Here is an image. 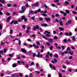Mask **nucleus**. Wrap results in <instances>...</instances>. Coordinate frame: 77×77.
<instances>
[{"instance_id":"obj_1","label":"nucleus","mask_w":77,"mask_h":77,"mask_svg":"<svg viewBox=\"0 0 77 77\" xmlns=\"http://www.w3.org/2000/svg\"><path fill=\"white\" fill-rule=\"evenodd\" d=\"M42 37H43V38H44V39H45L46 40H48V42H49V41H50V42L51 43H52L53 42V39L51 38L48 39L47 38H46V37L44 35H42Z\"/></svg>"},{"instance_id":"obj_2","label":"nucleus","mask_w":77,"mask_h":77,"mask_svg":"<svg viewBox=\"0 0 77 77\" xmlns=\"http://www.w3.org/2000/svg\"><path fill=\"white\" fill-rule=\"evenodd\" d=\"M22 10L20 11V13L21 14V13H24V11H26V8H25V7H22Z\"/></svg>"},{"instance_id":"obj_3","label":"nucleus","mask_w":77,"mask_h":77,"mask_svg":"<svg viewBox=\"0 0 77 77\" xmlns=\"http://www.w3.org/2000/svg\"><path fill=\"white\" fill-rule=\"evenodd\" d=\"M49 66L51 68H53V69H54V70H55L56 67H55V66H52V65H51V64H49Z\"/></svg>"},{"instance_id":"obj_4","label":"nucleus","mask_w":77,"mask_h":77,"mask_svg":"<svg viewBox=\"0 0 77 77\" xmlns=\"http://www.w3.org/2000/svg\"><path fill=\"white\" fill-rule=\"evenodd\" d=\"M21 50L23 53H25V54L26 53V50L25 49L22 48L21 49Z\"/></svg>"},{"instance_id":"obj_5","label":"nucleus","mask_w":77,"mask_h":77,"mask_svg":"<svg viewBox=\"0 0 77 77\" xmlns=\"http://www.w3.org/2000/svg\"><path fill=\"white\" fill-rule=\"evenodd\" d=\"M54 60H52L51 61V62L52 63H54V62H55V63H57V59H56L54 58Z\"/></svg>"},{"instance_id":"obj_6","label":"nucleus","mask_w":77,"mask_h":77,"mask_svg":"<svg viewBox=\"0 0 77 77\" xmlns=\"http://www.w3.org/2000/svg\"><path fill=\"white\" fill-rule=\"evenodd\" d=\"M60 13H61V14H63L64 16H65L66 15H67V13H64L63 11H60Z\"/></svg>"},{"instance_id":"obj_7","label":"nucleus","mask_w":77,"mask_h":77,"mask_svg":"<svg viewBox=\"0 0 77 77\" xmlns=\"http://www.w3.org/2000/svg\"><path fill=\"white\" fill-rule=\"evenodd\" d=\"M41 26L42 27H47V24L46 23H43L41 24Z\"/></svg>"},{"instance_id":"obj_8","label":"nucleus","mask_w":77,"mask_h":77,"mask_svg":"<svg viewBox=\"0 0 77 77\" xmlns=\"http://www.w3.org/2000/svg\"><path fill=\"white\" fill-rule=\"evenodd\" d=\"M38 5H39V3L37 2L35 3L33 5H32V7H34L35 6H37Z\"/></svg>"},{"instance_id":"obj_9","label":"nucleus","mask_w":77,"mask_h":77,"mask_svg":"<svg viewBox=\"0 0 77 77\" xmlns=\"http://www.w3.org/2000/svg\"><path fill=\"white\" fill-rule=\"evenodd\" d=\"M11 17H8L7 18V20H6L7 22H8V23L9 22V20H11Z\"/></svg>"},{"instance_id":"obj_10","label":"nucleus","mask_w":77,"mask_h":77,"mask_svg":"<svg viewBox=\"0 0 77 77\" xmlns=\"http://www.w3.org/2000/svg\"><path fill=\"white\" fill-rule=\"evenodd\" d=\"M13 21L14 24H18V21L17 20H13Z\"/></svg>"},{"instance_id":"obj_11","label":"nucleus","mask_w":77,"mask_h":77,"mask_svg":"<svg viewBox=\"0 0 77 77\" xmlns=\"http://www.w3.org/2000/svg\"><path fill=\"white\" fill-rule=\"evenodd\" d=\"M59 30H61V31H63L64 30V28H63L62 27H59Z\"/></svg>"},{"instance_id":"obj_12","label":"nucleus","mask_w":77,"mask_h":77,"mask_svg":"<svg viewBox=\"0 0 77 77\" xmlns=\"http://www.w3.org/2000/svg\"><path fill=\"white\" fill-rule=\"evenodd\" d=\"M45 20L46 21H50V18L46 17L45 18Z\"/></svg>"},{"instance_id":"obj_13","label":"nucleus","mask_w":77,"mask_h":77,"mask_svg":"<svg viewBox=\"0 0 77 77\" xmlns=\"http://www.w3.org/2000/svg\"><path fill=\"white\" fill-rule=\"evenodd\" d=\"M17 66V65L15 63H14L12 65V66L13 68H15Z\"/></svg>"},{"instance_id":"obj_14","label":"nucleus","mask_w":77,"mask_h":77,"mask_svg":"<svg viewBox=\"0 0 77 77\" xmlns=\"http://www.w3.org/2000/svg\"><path fill=\"white\" fill-rule=\"evenodd\" d=\"M39 56H40V52H38V54L36 55V57L39 58Z\"/></svg>"},{"instance_id":"obj_15","label":"nucleus","mask_w":77,"mask_h":77,"mask_svg":"<svg viewBox=\"0 0 77 77\" xmlns=\"http://www.w3.org/2000/svg\"><path fill=\"white\" fill-rule=\"evenodd\" d=\"M46 33H48V34H50L51 33V32H48V31H46L45 32H44V34H45Z\"/></svg>"},{"instance_id":"obj_16","label":"nucleus","mask_w":77,"mask_h":77,"mask_svg":"<svg viewBox=\"0 0 77 77\" xmlns=\"http://www.w3.org/2000/svg\"><path fill=\"white\" fill-rule=\"evenodd\" d=\"M54 56L55 57H56V58H58L59 56L58 55V54H56L54 55Z\"/></svg>"},{"instance_id":"obj_17","label":"nucleus","mask_w":77,"mask_h":77,"mask_svg":"<svg viewBox=\"0 0 77 77\" xmlns=\"http://www.w3.org/2000/svg\"><path fill=\"white\" fill-rule=\"evenodd\" d=\"M10 33L11 35H12L13 33V30L11 29L10 32Z\"/></svg>"},{"instance_id":"obj_18","label":"nucleus","mask_w":77,"mask_h":77,"mask_svg":"<svg viewBox=\"0 0 77 77\" xmlns=\"http://www.w3.org/2000/svg\"><path fill=\"white\" fill-rule=\"evenodd\" d=\"M69 5V2L68 1H66L65 3V5Z\"/></svg>"},{"instance_id":"obj_19","label":"nucleus","mask_w":77,"mask_h":77,"mask_svg":"<svg viewBox=\"0 0 77 77\" xmlns=\"http://www.w3.org/2000/svg\"><path fill=\"white\" fill-rule=\"evenodd\" d=\"M46 36L49 38L51 36V35L49 34H47L46 35Z\"/></svg>"},{"instance_id":"obj_20","label":"nucleus","mask_w":77,"mask_h":77,"mask_svg":"<svg viewBox=\"0 0 77 77\" xmlns=\"http://www.w3.org/2000/svg\"><path fill=\"white\" fill-rule=\"evenodd\" d=\"M65 36H69V33L68 32H66L65 33Z\"/></svg>"},{"instance_id":"obj_21","label":"nucleus","mask_w":77,"mask_h":77,"mask_svg":"<svg viewBox=\"0 0 77 77\" xmlns=\"http://www.w3.org/2000/svg\"><path fill=\"white\" fill-rule=\"evenodd\" d=\"M58 75H59V77H62V74L61 73H58Z\"/></svg>"},{"instance_id":"obj_22","label":"nucleus","mask_w":77,"mask_h":77,"mask_svg":"<svg viewBox=\"0 0 77 77\" xmlns=\"http://www.w3.org/2000/svg\"><path fill=\"white\" fill-rule=\"evenodd\" d=\"M22 19H20V18H19L18 19V21L19 22H21L22 21Z\"/></svg>"},{"instance_id":"obj_23","label":"nucleus","mask_w":77,"mask_h":77,"mask_svg":"<svg viewBox=\"0 0 77 77\" xmlns=\"http://www.w3.org/2000/svg\"><path fill=\"white\" fill-rule=\"evenodd\" d=\"M26 17L25 16H23L21 17V18L23 19V20H24L25 19Z\"/></svg>"},{"instance_id":"obj_24","label":"nucleus","mask_w":77,"mask_h":77,"mask_svg":"<svg viewBox=\"0 0 77 77\" xmlns=\"http://www.w3.org/2000/svg\"><path fill=\"white\" fill-rule=\"evenodd\" d=\"M61 48H62V50H64L65 49V46H61Z\"/></svg>"},{"instance_id":"obj_25","label":"nucleus","mask_w":77,"mask_h":77,"mask_svg":"<svg viewBox=\"0 0 77 77\" xmlns=\"http://www.w3.org/2000/svg\"><path fill=\"white\" fill-rule=\"evenodd\" d=\"M57 38H58V37H57V36H54V39H57Z\"/></svg>"},{"instance_id":"obj_26","label":"nucleus","mask_w":77,"mask_h":77,"mask_svg":"<svg viewBox=\"0 0 77 77\" xmlns=\"http://www.w3.org/2000/svg\"><path fill=\"white\" fill-rule=\"evenodd\" d=\"M21 40H19V45H21Z\"/></svg>"},{"instance_id":"obj_27","label":"nucleus","mask_w":77,"mask_h":77,"mask_svg":"<svg viewBox=\"0 0 77 77\" xmlns=\"http://www.w3.org/2000/svg\"><path fill=\"white\" fill-rule=\"evenodd\" d=\"M46 44L48 46H50V44L48 42L46 43Z\"/></svg>"},{"instance_id":"obj_28","label":"nucleus","mask_w":77,"mask_h":77,"mask_svg":"<svg viewBox=\"0 0 77 77\" xmlns=\"http://www.w3.org/2000/svg\"><path fill=\"white\" fill-rule=\"evenodd\" d=\"M3 29V26H2V25L1 24H0V29L2 30Z\"/></svg>"},{"instance_id":"obj_29","label":"nucleus","mask_w":77,"mask_h":77,"mask_svg":"<svg viewBox=\"0 0 77 77\" xmlns=\"http://www.w3.org/2000/svg\"><path fill=\"white\" fill-rule=\"evenodd\" d=\"M54 2V3H57V2H59V0H55Z\"/></svg>"},{"instance_id":"obj_30","label":"nucleus","mask_w":77,"mask_h":77,"mask_svg":"<svg viewBox=\"0 0 77 77\" xmlns=\"http://www.w3.org/2000/svg\"><path fill=\"white\" fill-rule=\"evenodd\" d=\"M23 45H25V46H27V45L26 42H24L23 43Z\"/></svg>"},{"instance_id":"obj_31","label":"nucleus","mask_w":77,"mask_h":77,"mask_svg":"<svg viewBox=\"0 0 77 77\" xmlns=\"http://www.w3.org/2000/svg\"><path fill=\"white\" fill-rule=\"evenodd\" d=\"M37 12H41V9L39 8L37 10Z\"/></svg>"},{"instance_id":"obj_32","label":"nucleus","mask_w":77,"mask_h":77,"mask_svg":"<svg viewBox=\"0 0 77 77\" xmlns=\"http://www.w3.org/2000/svg\"><path fill=\"white\" fill-rule=\"evenodd\" d=\"M59 14H55V16L56 17H59Z\"/></svg>"},{"instance_id":"obj_33","label":"nucleus","mask_w":77,"mask_h":77,"mask_svg":"<svg viewBox=\"0 0 77 77\" xmlns=\"http://www.w3.org/2000/svg\"><path fill=\"white\" fill-rule=\"evenodd\" d=\"M35 72H36V73H37V74H40V72H39L38 71H35Z\"/></svg>"},{"instance_id":"obj_34","label":"nucleus","mask_w":77,"mask_h":77,"mask_svg":"<svg viewBox=\"0 0 77 77\" xmlns=\"http://www.w3.org/2000/svg\"><path fill=\"white\" fill-rule=\"evenodd\" d=\"M34 65V62H32L30 65V66H32V65Z\"/></svg>"},{"instance_id":"obj_35","label":"nucleus","mask_w":77,"mask_h":77,"mask_svg":"<svg viewBox=\"0 0 77 77\" xmlns=\"http://www.w3.org/2000/svg\"><path fill=\"white\" fill-rule=\"evenodd\" d=\"M31 29V27H30V26H29L27 28V29L28 30H30V29Z\"/></svg>"},{"instance_id":"obj_36","label":"nucleus","mask_w":77,"mask_h":77,"mask_svg":"<svg viewBox=\"0 0 77 77\" xmlns=\"http://www.w3.org/2000/svg\"><path fill=\"white\" fill-rule=\"evenodd\" d=\"M66 13H69V12H70L69 11V10H66Z\"/></svg>"},{"instance_id":"obj_37","label":"nucleus","mask_w":77,"mask_h":77,"mask_svg":"<svg viewBox=\"0 0 77 77\" xmlns=\"http://www.w3.org/2000/svg\"><path fill=\"white\" fill-rule=\"evenodd\" d=\"M44 8H46V9H47V8H48V6H47V5H44Z\"/></svg>"},{"instance_id":"obj_38","label":"nucleus","mask_w":77,"mask_h":77,"mask_svg":"<svg viewBox=\"0 0 77 77\" xmlns=\"http://www.w3.org/2000/svg\"><path fill=\"white\" fill-rule=\"evenodd\" d=\"M69 53H70V54L71 55H72V54H73V52H72H72H71V51H70L69 52Z\"/></svg>"},{"instance_id":"obj_39","label":"nucleus","mask_w":77,"mask_h":77,"mask_svg":"<svg viewBox=\"0 0 77 77\" xmlns=\"http://www.w3.org/2000/svg\"><path fill=\"white\" fill-rule=\"evenodd\" d=\"M61 54L62 56H64L65 53L63 52H61Z\"/></svg>"},{"instance_id":"obj_40","label":"nucleus","mask_w":77,"mask_h":77,"mask_svg":"<svg viewBox=\"0 0 77 77\" xmlns=\"http://www.w3.org/2000/svg\"><path fill=\"white\" fill-rule=\"evenodd\" d=\"M72 21V20H69L68 21V23H69V24H70V23H71Z\"/></svg>"},{"instance_id":"obj_41","label":"nucleus","mask_w":77,"mask_h":77,"mask_svg":"<svg viewBox=\"0 0 77 77\" xmlns=\"http://www.w3.org/2000/svg\"><path fill=\"white\" fill-rule=\"evenodd\" d=\"M37 29H39V26L38 25L36 26V27Z\"/></svg>"},{"instance_id":"obj_42","label":"nucleus","mask_w":77,"mask_h":77,"mask_svg":"<svg viewBox=\"0 0 77 77\" xmlns=\"http://www.w3.org/2000/svg\"><path fill=\"white\" fill-rule=\"evenodd\" d=\"M53 46H51L50 48V50H53Z\"/></svg>"},{"instance_id":"obj_43","label":"nucleus","mask_w":77,"mask_h":77,"mask_svg":"<svg viewBox=\"0 0 77 77\" xmlns=\"http://www.w3.org/2000/svg\"><path fill=\"white\" fill-rule=\"evenodd\" d=\"M19 76L20 77H21L22 76H23V74L21 73H20L19 74Z\"/></svg>"},{"instance_id":"obj_44","label":"nucleus","mask_w":77,"mask_h":77,"mask_svg":"<svg viewBox=\"0 0 77 77\" xmlns=\"http://www.w3.org/2000/svg\"><path fill=\"white\" fill-rule=\"evenodd\" d=\"M0 53L1 54H3V51H0Z\"/></svg>"},{"instance_id":"obj_45","label":"nucleus","mask_w":77,"mask_h":77,"mask_svg":"<svg viewBox=\"0 0 77 77\" xmlns=\"http://www.w3.org/2000/svg\"><path fill=\"white\" fill-rule=\"evenodd\" d=\"M62 21H60V26H63V23H62Z\"/></svg>"},{"instance_id":"obj_46","label":"nucleus","mask_w":77,"mask_h":77,"mask_svg":"<svg viewBox=\"0 0 77 77\" xmlns=\"http://www.w3.org/2000/svg\"><path fill=\"white\" fill-rule=\"evenodd\" d=\"M75 39V37L74 36H73L72 37V40L73 41H74Z\"/></svg>"},{"instance_id":"obj_47","label":"nucleus","mask_w":77,"mask_h":77,"mask_svg":"<svg viewBox=\"0 0 77 77\" xmlns=\"http://www.w3.org/2000/svg\"><path fill=\"white\" fill-rule=\"evenodd\" d=\"M72 59V56H70L69 57V59L71 60V59Z\"/></svg>"},{"instance_id":"obj_48","label":"nucleus","mask_w":77,"mask_h":77,"mask_svg":"<svg viewBox=\"0 0 77 77\" xmlns=\"http://www.w3.org/2000/svg\"><path fill=\"white\" fill-rule=\"evenodd\" d=\"M35 16H33L32 17V19L33 20H35Z\"/></svg>"},{"instance_id":"obj_49","label":"nucleus","mask_w":77,"mask_h":77,"mask_svg":"<svg viewBox=\"0 0 77 77\" xmlns=\"http://www.w3.org/2000/svg\"><path fill=\"white\" fill-rule=\"evenodd\" d=\"M17 14V13L15 12H14L13 13L12 15H16Z\"/></svg>"},{"instance_id":"obj_50","label":"nucleus","mask_w":77,"mask_h":77,"mask_svg":"<svg viewBox=\"0 0 77 77\" xmlns=\"http://www.w3.org/2000/svg\"><path fill=\"white\" fill-rule=\"evenodd\" d=\"M53 33L54 34H56V32L55 30H53Z\"/></svg>"},{"instance_id":"obj_51","label":"nucleus","mask_w":77,"mask_h":77,"mask_svg":"<svg viewBox=\"0 0 77 77\" xmlns=\"http://www.w3.org/2000/svg\"><path fill=\"white\" fill-rule=\"evenodd\" d=\"M33 57H35L36 56V54L34 53L32 55Z\"/></svg>"},{"instance_id":"obj_52","label":"nucleus","mask_w":77,"mask_h":77,"mask_svg":"<svg viewBox=\"0 0 77 77\" xmlns=\"http://www.w3.org/2000/svg\"><path fill=\"white\" fill-rule=\"evenodd\" d=\"M7 6L8 7H11V4H8Z\"/></svg>"},{"instance_id":"obj_53","label":"nucleus","mask_w":77,"mask_h":77,"mask_svg":"<svg viewBox=\"0 0 77 77\" xmlns=\"http://www.w3.org/2000/svg\"><path fill=\"white\" fill-rule=\"evenodd\" d=\"M29 66L27 64H26V66H25V68H29Z\"/></svg>"},{"instance_id":"obj_54","label":"nucleus","mask_w":77,"mask_h":77,"mask_svg":"<svg viewBox=\"0 0 77 77\" xmlns=\"http://www.w3.org/2000/svg\"><path fill=\"white\" fill-rule=\"evenodd\" d=\"M67 51H68V50L70 51V50H71V49H70V48H69V47H68L67 49Z\"/></svg>"},{"instance_id":"obj_55","label":"nucleus","mask_w":77,"mask_h":77,"mask_svg":"<svg viewBox=\"0 0 77 77\" xmlns=\"http://www.w3.org/2000/svg\"><path fill=\"white\" fill-rule=\"evenodd\" d=\"M56 48H58V49H61V48L60 47H59V46H57Z\"/></svg>"},{"instance_id":"obj_56","label":"nucleus","mask_w":77,"mask_h":77,"mask_svg":"<svg viewBox=\"0 0 77 77\" xmlns=\"http://www.w3.org/2000/svg\"><path fill=\"white\" fill-rule=\"evenodd\" d=\"M27 41H29V42H31L32 41V40H31V39H28Z\"/></svg>"},{"instance_id":"obj_57","label":"nucleus","mask_w":77,"mask_h":77,"mask_svg":"<svg viewBox=\"0 0 77 77\" xmlns=\"http://www.w3.org/2000/svg\"><path fill=\"white\" fill-rule=\"evenodd\" d=\"M9 56H10V57H13V55L11 54H9Z\"/></svg>"},{"instance_id":"obj_58","label":"nucleus","mask_w":77,"mask_h":77,"mask_svg":"<svg viewBox=\"0 0 77 77\" xmlns=\"http://www.w3.org/2000/svg\"><path fill=\"white\" fill-rule=\"evenodd\" d=\"M66 64H67V65H68L69 63H70L69 61H67V62H66Z\"/></svg>"},{"instance_id":"obj_59","label":"nucleus","mask_w":77,"mask_h":77,"mask_svg":"<svg viewBox=\"0 0 77 77\" xmlns=\"http://www.w3.org/2000/svg\"><path fill=\"white\" fill-rule=\"evenodd\" d=\"M72 13H73V14H77V12H76L75 11H73Z\"/></svg>"},{"instance_id":"obj_60","label":"nucleus","mask_w":77,"mask_h":77,"mask_svg":"<svg viewBox=\"0 0 77 77\" xmlns=\"http://www.w3.org/2000/svg\"><path fill=\"white\" fill-rule=\"evenodd\" d=\"M22 58H23V59H25L26 58V57L24 55L22 56Z\"/></svg>"},{"instance_id":"obj_61","label":"nucleus","mask_w":77,"mask_h":77,"mask_svg":"<svg viewBox=\"0 0 77 77\" xmlns=\"http://www.w3.org/2000/svg\"><path fill=\"white\" fill-rule=\"evenodd\" d=\"M72 36V33L71 32H70L69 33V36Z\"/></svg>"},{"instance_id":"obj_62","label":"nucleus","mask_w":77,"mask_h":77,"mask_svg":"<svg viewBox=\"0 0 77 77\" xmlns=\"http://www.w3.org/2000/svg\"><path fill=\"white\" fill-rule=\"evenodd\" d=\"M10 38H14V36L12 35H10Z\"/></svg>"},{"instance_id":"obj_63","label":"nucleus","mask_w":77,"mask_h":77,"mask_svg":"<svg viewBox=\"0 0 77 77\" xmlns=\"http://www.w3.org/2000/svg\"><path fill=\"white\" fill-rule=\"evenodd\" d=\"M33 29L34 30H36V29H36V28L35 27H33Z\"/></svg>"},{"instance_id":"obj_64","label":"nucleus","mask_w":77,"mask_h":77,"mask_svg":"<svg viewBox=\"0 0 77 77\" xmlns=\"http://www.w3.org/2000/svg\"><path fill=\"white\" fill-rule=\"evenodd\" d=\"M40 32H42V28H40Z\"/></svg>"}]
</instances>
